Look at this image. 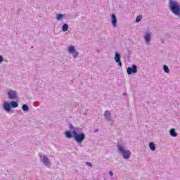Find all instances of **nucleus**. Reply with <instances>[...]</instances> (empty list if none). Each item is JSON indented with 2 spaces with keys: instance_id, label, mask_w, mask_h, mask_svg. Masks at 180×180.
I'll return each instance as SVG.
<instances>
[{
  "instance_id": "obj_12",
  "label": "nucleus",
  "mask_w": 180,
  "mask_h": 180,
  "mask_svg": "<svg viewBox=\"0 0 180 180\" xmlns=\"http://www.w3.org/2000/svg\"><path fill=\"white\" fill-rule=\"evenodd\" d=\"M169 134L172 136V137H176V136H178V134H176V131H175V129H170Z\"/></svg>"
},
{
  "instance_id": "obj_23",
  "label": "nucleus",
  "mask_w": 180,
  "mask_h": 180,
  "mask_svg": "<svg viewBox=\"0 0 180 180\" xmlns=\"http://www.w3.org/2000/svg\"><path fill=\"white\" fill-rule=\"evenodd\" d=\"M109 175H110V176H113V172L112 171H110L109 172Z\"/></svg>"
},
{
  "instance_id": "obj_22",
  "label": "nucleus",
  "mask_w": 180,
  "mask_h": 180,
  "mask_svg": "<svg viewBox=\"0 0 180 180\" xmlns=\"http://www.w3.org/2000/svg\"><path fill=\"white\" fill-rule=\"evenodd\" d=\"M4 61V57L0 55V63H2Z\"/></svg>"
},
{
  "instance_id": "obj_19",
  "label": "nucleus",
  "mask_w": 180,
  "mask_h": 180,
  "mask_svg": "<svg viewBox=\"0 0 180 180\" xmlns=\"http://www.w3.org/2000/svg\"><path fill=\"white\" fill-rule=\"evenodd\" d=\"M22 109L24 110V112H27V110H29V106H27L26 104H24L22 106Z\"/></svg>"
},
{
  "instance_id": "obj_15",
  "label": "nucleus",
  "mask_w": 180,
  "mask_h": 180,
  "mask_svg": "<svg viewBox=\"0 0 180 180\" xmlns=\"http://www.w3.org/2000/svg\"><path fill=\"white\" fill-rule=\"evenodd\" d=\"M10 105L11 106H12L13 108H18V106H19V104L15 101H12L11 103H10Z\"/></svg>"
},
{
  "instance_id": "obj_3",
  "label": "nucleus",
  "mask_w": 180,
  "mask_h": 180,
  "mask_svg": "<svg viewBox=\"0 0 180 180\" xmlns=\"http://www.w3.org/2000/svg\"><path fill=\"white\" fill-rule=\"evenodd\" d=\"M6 94L8 96V99L13 101L18 99V91L12 89H8L6 91Z\"/></svg>"
},
{
  "instance_id": "obj_4",
  "label": "nucleus",
  "mask_w": 180,
  "mask_h": 180,
  "mask_svg": "<svg viewBox=\"0 0 180 180\" xmlns=\"http://www.w3.org/2000/svg\"><path fill=\"white\" fill-rule=\"evenodd\" d=\"M151 36H153V32L151 31H146L143 33V39L146 44H150L151 41Z\"/></svg>"
},
{
  "instance_id": "obj_11",
  "label": "nucleus",
  "mask_w": 180,
  "mask_h": 180,
  "mask_svg": "<svg viewBox=\"0 0 180 180\" xmlns=\"http://www.w3.org/2000/svg\"><path fill=\"white\" fill-rule=\"evenodd\" d=\"M111 115L112 114L110 113V111L106 110L104 113L105 120H107L108 122H110L112 120Z\"/></svg>"
},
{
  "instance_id": "obj_10",
  "label": "nucleus",
  "mask_w": 180,
  "mask_h": 180,
  "mask_svg": "<svg viewBox=\"0 0 180 180\" xmlns=\"http://www.w3.org/2000/svg\"><path fill=\"white\" fill-rule=\"evenodd\" d=\"M114 59L115 61L119 64L120 67H122L123 65V64H122V61L120 60V53H115V56Z\"/></svg>"
},
{
  "instance_id": "obj_1",
  "label": "nucleus",
  "mask_w": 180,
  "mask_h": 180,
  "mask_svg": "<svg viewBox=\"0 0 180 180\" xmlns=\"http://www.w3.org/2000/svg\"><path fill=\"white\" fill-rule=\"evenodd\" d=\"M70 129H71L74 140H75L77 143H81L83 141L85 140L84 134H78L80 133L79 128H74V127H72V125L70 124Z\"/></svg>"
},
{
  "instance_id": "obj_7",
  "label": "nucleus",
  "mask_w": 180,
  "mask_h": 180,
  "mask_svg": "<svg viewBox=\"0 0 180 180\" xmlns=\"http://www.w3.org/2000/svg\"><path fill=\"white\" fill-rule=\"evenodd\" d=\"M41 160L42 161L44 165H46L48 168L50 167V159L46 155H44L41 158Z\"/></svg>"
},
{
  "instance_id": "obj_17",
  "label": "nucleus",
  "mask_w": 180,
  "mask_h": 180,
  "mask_svg": "<svg viewBox=\"0 0 180 180\" xmlns=\"http://www.w3.org/2000/svg\"><path fill=\"white\" fill-rule=\"evenodd\" d=\"M65 134V136L67 137V139H72V134H71V131H66Z\"/></svg>"
},
{
  "instance_id": "obj_8",
  "label": "nucleus",
  "mask_w": 180,
  "mask_h": 180,
  "mask_svg": "<svg viewBox=\"0 0 180 180\" xmlns=\"http://www.w3.org/2000/svg\"><path fill=\"white\" fill-rule=\"evenodd\" d=\"M111 22L113 27H117V18H116V15L111 14Z\"/></svg>"
},
{
  "instance_id": "obj_13",
  "label": "nucleus",
  "mask_w": 180,
  "mask_h": 180,
  "mask_svg": "<svg viewBox=\"0 0 180 180\" xmlns=\"http://www.w3.org/2000/svg\"><path fill=\"white\" fill-rule=\"evenodd\" d=\"M56 18L58 21L63 20L64 19V14H56Z\"/></svg>"
},
{
  "instance_id": "obj_21",
  "label": "nucleus",
  "mask_w": 180,
  "mask_h": 180,
  "mask_svg": "<svg viewBox=\"0 0 180 180\" xmlns=\"http://www.w3.org/2000/svg\"><path fill=\"white\" fill-rule=\"evenodd\" d=\"M86 164L88 165V167H92V163L89 162H86Z\"/></svg>"
},
{
  "instance_id": "obj_2",
  "label": "nucleus",
  "mask_w": 180,
  "mask_h": 180,
  "mask_svg": "<svg viewBox=\"0 0 180 180\" xmlns=\"http://www.w3.org/2000/svg\"><path fill=\"white\" fill-rule=\"evenodd\" d=\"M117 147L119 153L121 154L124 160H129L130 158L131 153L129 150V149H126V147H124V145L120 143H117Z\"/></svg>"
},
{
  "instance_id": "obj_5",
  "label": "nucleus",
  "mask_w": 180,
  "mask_h": 180,
  "mask_svg": "<svg viewBox=\"0 0 180 180\" xmlns=\"http://www.w3.org/2000/svg\"><path fill=\"white\" fill-rule=\"evenodd\" d=\"M68 51L70 53V54H72L74 58H77V56H78V52H77L74 46H69L68 49Z\"/></svg>"
},
{
  "instance_id": "obj_20",
  "label": "nucleus",
  "mask_w": 180,
  "mask_h": 180,
  "mask_svg": "<svg viewBox=\"0 0 180 180\" xmlns=\"http://www.w3.org/2000/svg\"><path fill=\"white\" fill-rule=\"evenodd\" d=\"M141 19H143V16L142 15H139V16L136 17V22L137 23H139V22H141Z\"/></svg>"
},
{
  "instance_id": "obj_14",
  "label": "nucleus",
  "mask_w": 180,
  "mask_h": 180,
  "mask_svg": "<svg viewBox=\"0 0 180 180\" xmlns=\"http://www.w3.org/2000/svg\"><path fill=\"white\" fill-rule=\"evenodd\" d=\"M149 148L151 151H155V144L154 143V142L149 143Z\"/></svg>"
},
{
  "instance_id": "obj_16",
  "label": "nucleus",
  "mask_w": 180,
  "mask_h": 180,
  "mask_svg": "<svg viewBox=\"0 0 180 180\" xmlns=\"http://www.w3.org/2000/svg\"><path fill=\"white\" fill-rule=\"evenodd\" d=\"M163 70H164V72H165L166 74H169V72H170V71H169V68H168V67L167 66V65H165L163 66Z\"/></svg>"
},
{
  "instance_id": "obj_18",
  "label": "nucleus",
  "mask_w": 180,
  "mask_h": 180,
  "mask_svg": "<svg viewBox=\"0 0 180 180\" xmlns=\"http://www.w3.org/2000/svg\"><path fill=\"white\" fill-rule=\"evenodd\" d=\"M69 27H69L67 24H64V25L62 26V30H63V32H67V30H68Z\"/></svg>"
},
{
  "instance_id": "obj_6",
  "label": "nucleus",
  "mask_w": 180,
  "mask_h": 180,
  "mask_svg": "<svg viewBox=\"0 0 180 180\" xmlns=\"http://www.w3.org/2000/svg\"><path fill=\"white\" fill-rule=\"evenodd\" d=\"M127 72L129 75H131V74H136L137 66L136 65H132V68H128L127 70Z\"/></svg>"
},
{
  "instance_id": "obj_9",
  "label": "nucleus",
  "mask_w": 180,
  "mask_h": 180,
  "mask_svg": "<svg viewBox=\"0 0 180 180\" xmlns=\"http://www.w3.org/2000/svg\"><path fill=\"white\" fill-rule=\"evenodd\" d=\"M3 108L6 112H11L12 106L11 105L10 103L4 102L3 104Z\"/></svg>"
}]
</instances>
